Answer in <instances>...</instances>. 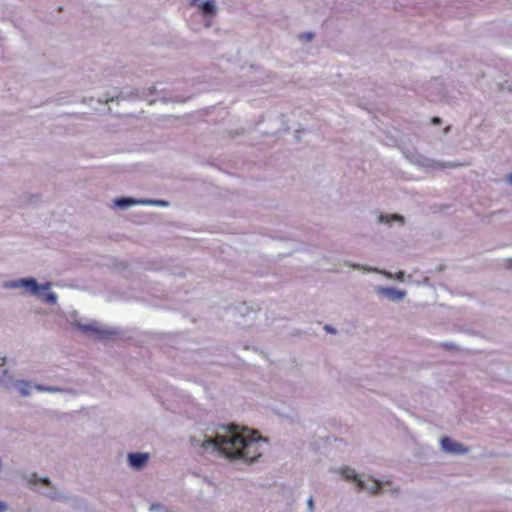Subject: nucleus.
<instances>
[{"label": "nucleus", "instance_id": "obj_18", "mask_svg": "<svg viewBox=\"0 0 512 512\" xmlns=\"http://www.w3.org/2000/svg\"><path fill=\"white\" fill-rule=\"evenodd\" d=\"M9 373V369L7 367V358L0 356V385L4 383Z\"/></svg>", "mask_w": 512, "mask_h": 512}, {"label": "nucleus", "instance_id": "obj_8", "mask_svg": "<svg viewBox=\"0 0 512 512\" xmlns=\"http://www.w3.org/2000/svg\"><path fill=\"white\" fill-rule=\"evenodd\" d=\"M441 450L453 455H465L470 450L460 442H457L450 437H442L440 440Z\"/></svg>", "mask_w": 512, "mask_h": 512}, {"label": "nucleus", "instance_id": "obj_14", "mask_svg": "<svg viewBox=\"0 0 512 512\" xmlns=\"http://www.w3.org/2000/svg\"><path fill=\"white\" fill-rule=\"evenodd\" d=\"M14 387L18 390L22 397H28L31 395V389L34 387L30 381L27 380H16Z\"/></svg>", "mask_w": 512, "mask_h": 512}, {"label": "nucleus", "instance_id": "obj_15", "mask_svg": "<svg viewBox=\"0 0 512 512\" xmlns=\"http://www.w3.org/2000/svg\"><path fill=\"white\" fill-rule=\"evenodd\" d=\"M139 95V91L137 89H132L129 92H121L117 96L108 97L106 101L99 100V103H112V102H118L120 99H127L131 97H137Z\"/></svg>", "mask_w": 512, "mask_h": 512}, {"label": "nucleus", "instance_id": "obj_1", "mask_svg": "<svg viewBox=\"0 0 512 512\" xmlns=\"http://www.w3.org/2000/svg\"><path fill=\"white\" fill-rule=\"evenodd\" d=\"M191 446L199 453H218L230 460L252 463L262 455L261 437L237 425H219L211 435H192Z\"/></svg>", "mask_w": 512, "mask_h": 512}, {"label": "nucleus", "instance_id": "obj_17", "mask_svg": "<svg viewBox=\"0 0 512 512\" xmlns=\"http://www.w3.org/2000/svg\"><path fill=\"white\" fill-rule=\"evenodd\" d=\"M36 297L38 299H40L42 302L47 303V304H51V305L57 304V301H58L57 294L54 293V292H51L50 290L43 291V292H41L40 296H36Z\"/></svg>", "mask_w": 512, "mask_h": 512}, {"label": "nucleus", "instance_id": "obj_5", "mask_svg": "<svg viewBox=\"0 0 512 512\" xmlns=\"http://www.w3.org/2000/svg\"><path fill=\"white\" fill-rule=\"evenodd\" d=\"M134 205H150V206H169V202L166 200L158 199H135L129 197L117 198L114 200V206L120 209H127Z\"/></svg>", "mask_w": 512, "mask_h": 512}, {"label": "nucleus", "instance_id": "obj_3", "mask_svg": "<svg viewBox=\"0 0 512 512\" xmlns=\"http://www.w3.org/2000/svg\"><path fill=\"white\" fill-rule=\"evenodd\" d=\"M52 282L38 283L33 277L16 278L3 282V288L7 290H21L23 295L40 296L41 292L48 291L52 288Z\"/></svg>", "mask_w": 512, "mask_h": 512}, {"label": "nucleus", "instance_id": "obj_13", "mask_svg": "<svg viewBox=\"0 0 512 512\" xmlns=\"http://www.w3.org/2000/svg\"><path fill=\"white\" fill-rule=\"evenodd\" d=\"M203 16H215L217 14V5L215 0L201 1L198 6Z\"/></svg>", "mask_w": 512, "mask_h": 512}, {"label": "nucleus", "instance_id": "obj_10", "mask_svg": "<svg viewBox=\"0 0 512 512\" xmlns=\"http://www.w3.org/2000/svg\"><path fill=\"white\" fill-rule=\"evenodd\" d=\"M76 327L83 332H92L98 336L100 339L107 338L108 336L114 335L115 332L111 329H102L98 327V324L96 322H92L90 324H81L77 322Z\"/></svg>", "mask_w": 512, "mask_h": 512}, {"label": "nucleus", "instance_id": "obj_20", "mask_svg": "<svg viewBox=\"0 0 512 512\" xmlns=\"http://www.w3.org/2000/svg\"><path fill=\"white\" fill-rule=\"evenodd\" d=\"M307 508L309 512H314L315 510V503L313 496H310L307 500Z\"/></svg>", "mask_w": 512, "mask_h": 512}, {"label": "nucleus", "instance_id": "obj_2", "mask_svg": "<svg viewBox=\"0 0 512 512\" xmlns=\"http://www.w3.org/2000/svg\"><path fill=\"white\" fill-rule=\"evenodd\" d=\"M338 473L349 482L356 484L357 488L362 491H366L372 496L381 495L384 491V483L377 480L373 476H368L364 479L354 468L350 466H344L339 468Z\"/></svg>", "mask_w": 512, "mask_h": 512}, {"label": "nucleus", "instance_id": "obj_7", "mask_svg": "<svg viewBox=\"0 0 512 512\" xmlns=\"http://www.w3.org/2000/svg\"><path fill=\"white\" fill-rule=\"evenodd\" d=\"M374 290H375V293L380 298H385V299H387L391 302H395V303L402 302L407 295L405 290H400L395 287L378 285L374 288Z\"/></svg>", "mask_w": 512, "mask_h": 512}, {"label": "nucleus", "instance_id": "obj_29", "mask_svg": "<svg viewBox=\"0 0 512 512\" xmlns=\"http://www.w3.org/2000/svg\"><path fill=\"white\" fill-rule=\"evenodd\" d=\"M450 129H451V127H450V126L445 127V128H444L443 133H444L445 135H446V134H448V133L450 132Z\"/></svg>", "mask_w": 512, "mask_h": 512}, {"label": "nucleus", "instance_id": "obj_9", "mask_svg": "<svg viewBox=\"0 0 512 512\" xmlns=\"http://www.w3.org/2000/svg\"><path fill=\"white\" fill-rule=\"evenodd\" d=\"M345 265H347L348 267H351L353 269H358V270H363V271H366V272H373V273H379V274H382L384 275L385 277L389 278V279H393L394 276L392 275V273L386 271V270H380L376 267H369V266H364V265H360V264H356V263H351V262H345ZM405 274L403 271H399L396 273L395 275V279L400 281V282H404L405 281Z\"/></svg>", "mask_w": 512, "mask_h": 512}, {"label": "nucleus", "instance_id": "obj_26", "mask_svg": "<svg viewBox=\"0 0 512 512\" xmlns=\"http://www.w3.org/2000/svg\"><path fill=\"white\" fill-rule=\"evenodd\" d=\"M506 182L512 187V173L506 175Z\"/></svg>", "mask_w": 512, "mask_h": 512}, {"label": "nucleus", "instance_id": "obj_21", "mask_svg": "<svg viewBox=\"0 0 512 512\" xmlns=\"http://www.w3.org/2000/svg\"><path fill=\"white\" fill-rule=\"evenodd\" d=\"M300 39H305L306 41H312L314 38V34L311 32L303 33L299 36Z\"/></svg>", "mask_w": 512, "mask_h": 512}, {"label": "nucleus", "instance_id": "obj_24", "mask_svg": "<svg viewBox=\"0 0 512 512\" xmlns=\"http://www.w3.org/2000/svg\"><path fill=\"white\" fill-rule=\"evenodd\" d=\"M162 508L161 504H152L150 507L151 511L160 510Z\"/></svg>", "mask_w": 512, "mask_h": 512}, {"label": "nucleus", "instance_id": "obj_19", "mask_svg": "<svg viewBox=\"0 0 512 512\" xmlns=\"http://www.w3.org/2000/svg\"><path fill=\"white\" fill-rule=\"evenodd\" d=\"M384 489L387 487V491L392 495H398L400 493V487L393 485L390 481H385Z\"/></svg>", "mask_w": 512, "mask_h": 512}, {"label": "nucleus", "instance_id": "obj_28", "mask_svg": "<svg viewBox=\"0 0 512 512\" xmlns=\"http://www.w3.org/2000/svg\"><path fill=\"white\" fill-rule=\"evenodd\" d=\"M201 1L200 0H189V4L191 6H198V4L200 3Z\"/></svg>", "mask_w": 512, "mask_h": 512}, {"label": "nucleus", "instance_id": "obj_25", "mask_svg": "<svg viewBox=\"0 0 512 512\" xmlns=\"http://www.w3.org/2000/svg\"><path fill=\"white\" fill-rule=\"evenodd\" d=\"M7 508V504L5 502L0 501V512H5Z\"/></svg>", "mask_w": 512, "mask_h": 512}, {"label": "nucleus", "instance_id": "obj_12", "mask_svg": "<svg viewBox=\"0 0 512 512\" xmlns=\"http://www.w3.org/2000/svg\"><path fill=\"white\" fill-rule=\"evenodd\" d=\"M377 221L380 224L390 226L392 222H397L400 226L405 224V218L399 214H379Z\"/></svg>", "mask_w": 512, "mask_h": 512}, {"label": "nucleus", "instance_id": "obj_27", "mask_svg": "<svg viewBox=\"0 0 512 512\" xmlns=\"http://www.w3.org/2000/svg\"><path fill=\"white\" fill-rule=\"evenodd\" d=\"M432 124L440 125L441 124V119L439 117L432 118Z\"/></svg>", "mask_w": 512, "mask_h": 512}, {"label": "nucleus", "instance_id": "obj_6", "mask_svg": "<svg viewBox=\"0 0 512 512\" xmlns=\"http://www.w3.org/2000/svg\"><path fill=\"white\" fill-rule=\"evenodd\" d=\"M27 483L30 485V486H33V485H37V484H42V485H45L46 487L49 488V491L46 492L44 495L52 500H67L68 498L66 496H64L63 494H61L58 489H56L51 480L47 477H40L38 476L36 473H33L29 476V478L27 479Z\"/></svg>", "mask_w": 512, "mask_h": 512}, {"label": "nucleus", "instance_id": "obj_16", "mask_svg": "<svg viewBox=\"0 0 512 512\" xmlns=\"http://www.w3.org/2000/svg\"><path fill=\"white\" fill-rule=\"evenodd\" d=\"M34 388L39 392H49V393H64V392H72L71 389H66L57 386H45L42 384L34 385Z\"/></svg>", "mask_w": 512, "mask_h": 512}, {"label": "nucleus", "instance_id": "obj_4", "mask_svg": "<svg viewBox=\"0 0 512 512\" xmlns=\"http://www.w3.org/2000/svg\"><path fill=\"white\" fill-rule=\"evenodd\" d=\"M405 158L412 164L421 168L440 169V168H458L461 167L460 163L452 162H438L434 159L428 158L416 150H407L404 152Z\"/></svg>", "mask_w": 512, "mask_h": 512}, {"label": "nucleus", "instance_id": "obj_23", "mask_svg": "<svg viewBox=\"0 0 512 512\" xmlns=\"http://www.w3.org/2000/svg\"><path fill=\"white\" fill-rule=\"evenodd\" d=\"M146 91H147V93H145L146 95H152L156 92V87L155 86L149 87Z\"/></svg>", "mask_w": 512, "mask_h": 512}, {"label": "nucleus", "instance_id": "obj_11", "mask_svg": "<svg viewBox=\"0 0 512 512\" xmlns=\"http://www.w3.org/2000/svg\"><path fill=\"white\" fill-rule=\"evenodd\" d=\"M129 465L136 470H141L144 468L149 460V455L147 453L135 452L129 453L127 456Z\"/></svg>", "mask_w": 512, "mask_h": 512}, {"label": "nucleus", "instance_id": "obj_22", "mask_svg": "<svg viewBox=\"0 0 512 512\" xmlns=\"http://www.w3.org/2000/svg\"><path fill=\"white\" fill-rule=\"evenodd\" d=\"M325 331H327L328 333H331V334H335L336 333V329L333 328L332 326L330 325H325L324 327Z\"/></svg>", "mask_w": 512, "mask_h": 512}]
</instances>
